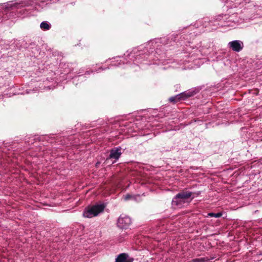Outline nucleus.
I'll return each instance as SVG.
<instances>
[{
	"label": "nucleus",
	"mask_w": 262,
	"mask_h": 262,
	"mask_svg": "<svg viewBox=\"0 0 262 262\" xmlns=\"http://www.w3.org/2000/svg\"><path fill=\"white\" fill-rule=\"evenodd\" d=\"M199 194V192L195 193L187 191L186 189L183 190L175 195L173 199L172 203L173 205L181 206L184 203L186 202H190L192 199H193L194 198V196L192 197L190 201H188V200L190 199L193 194L198 195Z\"/></svg>",
	"instance_id": "nucleus-1"
},
{
	"label": "nucleus",
	"mask_w": 262,
	"mask_h": 262,
	"mask_svg": "<svg viewBox=\"0 0 262 262\" xmlns=\"http://www.w3.org/2000/svg\"><path fill=\"white\" fill-rule=\"evenodd\" d=\"M105 206L103 204L90 205L86 207L83 212V215L85 217L91 218L98 215L102 212Z\"/></svg>",
	"instance_id": "nucleus-2"
},
{
	"label": "nucleus",
	"mask_w": 262,
	"mask_h": 262,
	"mask_svg": "<svg viewBox=\"0 0 262 262\" xmlns=\"http://www.w3.org/2000/svg\"><path fill=\"white\" fill-rule=\"evenodd\" d=\"M131 224V219L127 216H120L118 220V226L121 228H126Z\"/></svg>",
	"instance_id": "nucleus-3"
},
{
	"label": "nucleus",
	"mask_w": 262,
	"mask_h": 262,
	"mask_svg": "<svg viewBox=\"0 0 262 262\" xmlns=\"http://www.w3.org/2000/svg\"><path fill=\"white\" fill-rule=\"evenodd\" d=\"M121 148H112L110 150V154L109 155V157L107 158L106 160V161H108L110 159H114V161L113 162L114 163V162H116L117 160L119 159L120 156L121 155Z\"/></svg>",
	"instance_id": "nucleus-4"
},
{
	"label": "nucleus",
	"mask_w": 262,
	"mask_h": 262,
	"mask_svg": "<svg viewBox=\"0 0 262 262\" xmlns=\"http://www.w3.org/2000/svg\"><path fill=\"white\" fill-rule=\"evenodd\" d=\"M242 44L243 43L239 40H234L228 43L229 47L235 52H239L242 50Z\"/></svg>",
	"instance_id": "nucleus-5"
},
{
	"label": "nucleus",
	"mask_w": 262,
	"mask_h": 262,
	"mask_svg": "<svg viewBox=\"0 0 262 262\" xmlns=\"http://www.w3.org/2000/svg\"><path fill=\"white\" fill-rule=\"evenodd\" d=\"M128 255L125 253L120 254L116 258L115 262H133V258H128Z\"/></svg>",
	"instance_id": "nucleus-6"
},
{
	"label": "nucleus",
	"mask_w": 262,
	"mask_h": 262,
	"mask_svg": "<svg viewBox=\"0 0 262 262\" xmlns=\"http://www.w3.org/2000/svg\"><path fill=\"white\" fill-rule=\"evenodd\" d=\"M194 93L191 92H185L181 93L179 95H178V99H185L187 98L192 97L194 95Z\"/></svg>",
	"instance_id": "nucleus-7"
},
{
	"label": "nucleus",
	"mask_w": 262,
	"mask_h": 262,
	"mask_svg": "<svg viewBox=\"0 0 262 262\" xmlns=\"http://www.w3.org/2000/svg\"><path fill=\"white\" fill-rule=\"evenodd\" d=\"M40 27L43 30H49L51 28V26L47 21H43L40 24Z\"/></svg>",
	"instance_id": "nucleus-8"
},
{
	"label": "nucleus",
	"mask_w": 262,
	"mask_h": 262,
	"mask_svg": "<svg viewBox=\"0 0 262 262\" xmlns=\"http://www.w3.org/2000/svg\"><path fill=\"white\" fill-rule=\"evenodd\" d=\"M208 216L210 217H214L216 218L220 217L222 216V212H218L216 213H213V212H210L208 213Z\"/></svg>",
	"instance_id": "nucleus-9"
},
{
	"label": "nucleus",
	"mask_w": 262,
	"mask_h": 262,
	"mask_svg": "<svg viewBox=\"0 0 262 262\" xmlns=\"http://www.w3.org/2000/svg\"><path fill=\"white\" fill-rule=\"evenodd\" d=\"M181 99H178V95L176 96L175 97H171L169 98V101L171 102H172L173 103H175L179 101H180Z\"/></svg>",
	"instance_id": "nucleus-10"
},
{
	"label": "nucleus",
	"mask_w": 262,
	"mask_h": 262,
	"mask_svg": "<svg viewBox=\"0 0 262 262\" xmlns=\"http://www.w3.org/2000/svg\"><path fill=\"white\" fill-rule=\"evenodd\" d=\"M259 91L258 89H255L252 90V94L255 95H257L258 94Z\"/></svg>",
	"instance_id": "nucleus-11"
},
{
	"label": "nucleus",
	"mask_w": 262,
	"mask_h": 262,
	"mask_svg": "<svg viewBox=\"0 0 262 262\" xmlns=\"http://www.w3.org/2000/svg\"><path fill=\"white\" fill-rule=\"evenodd\" d=\"M24 3L22 2V3H15L13 5H11L10 6V7H16L17 5H19V4H23Z\"/></svg>",
	"instance_id": "nucleus-12"
},
{
	"label": "nucleus",
	"mask_w": 262,
	"mask_h": 262,
	"mask_svg": "<svg viewBox=\"0 0 262 262\" xmlns=\"http://www.w3.org/2000/svg\"><path fill=\"white\" fill-rule=\"evenodd\" d=\"M131 196L129 194H127L125 196V200H128L130 198Z\"/></svg>",
	"instance_id": "nucleus-13"
},
{
	"label": "nucleus",
	"mask_w": 262,
	"mask_h": 262,
	"mask_svg": "<svg viewBox=\"0 0 262 262\" xmlns=\"http://www.w3.org/2000/svg\"><path fill=\"white\" fill-rule=\"evenodd\" d=\"M194 262H199L200 261L199 259H193Z\"/></svg>",
	"instance_id": "nucleus-14"
},
{
	"label": "nucleus",
	"mask_w": 262,
	"mask_h": 262,
	"mask_svg": "<svg viewBox=\"0 0 262 262\" xmlns=\"http://www.w3.org/2000/svg\"><path fill=\"white\" fill-rule=\"evenodd\" d=\"M99 165V163H97L96 166Z\"/></svg>",
	"instance_id": "nucleus-15"
},
{
	"label": "nucleus",
	"mask_w": 262,
	"mask_h": 262,
	"mask_svg": "<svg viewBox=\"0 0 262 262\" xmlns=\"http://www.w3.org/2000/svg\"><path fill=\"white\" fill-rule=\"evenodd\" d=\"M99 165V163H97L96 166Z\"/></svg>",
	"instance_id": "nucleus-16"
}]
</instances>
